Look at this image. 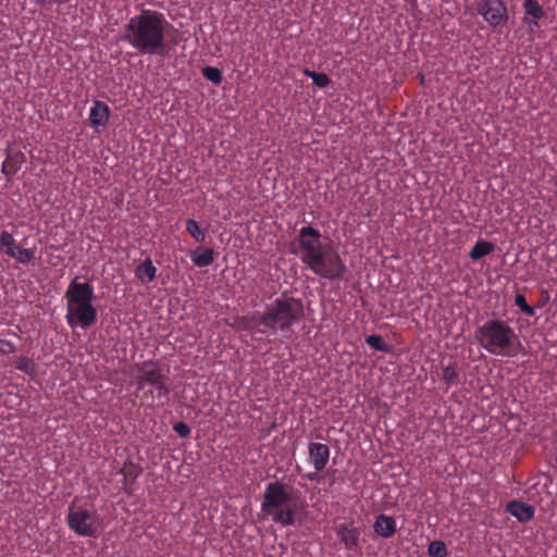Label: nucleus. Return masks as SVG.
Returning <instances> with one entry per match:
<instances>
[{"label": "nucleus", "mask_w": 557, "mask_h": 557, "mask_svg": "<svg viewBox=\"0 0 557 557\" xmlns=\"http://www.w3.org/2000/svg\"><path fill=\"white\" fill-rule=\"evenodd\" d=\"M173 430L177 433V435L182 438H186L190 435V432H191V429L190 426L183 422V421H180V422H176L174 425H173Z\"/></svg>", "instance_id": "nucleus-32"}, {"label": "nucleus", "mask_w": 557, "mask_h": 557, "mask_svg": "<svg viewBox=\"0 0 557 557\" xmlns=\"http://www.w3.org/2000/svg\"><path fill=\"white\" fill-rule=\"evenodd\" d=\"M135 368L138 371L136 376L138 393L144 391L146 386H152L158 392V396H169L170 388L166 385V376L157 363L145 361L137 363Z\"/></svg>", "instance_id": "nucleus-8"}, {"label": "nucleus", "mask_w": 557, "mask_h": 557, "mask_svg": "<svg viewBox=\"0 0 557 557\" xmlns=\"http://www.w3.org/2000/svg\"><path fill=\"white\" fill-rule=\"evenodd\" d=\"M336 535L345 548L356 550L359 548L360 530L352 524L342 523L336 527Z\"/></svg>", "instance_id": "nucleus-11"}, {"label": "nucleus", "mask_w": 557, "mask_h": 557, "mask_svg": "<svg viewBox=\"0 0 557 557\" xmlns=\"http://www.w3.org/2000/svg\"><path fill=\"white\" fill-rule=\"evenodd\" d=\"M305 507V503L299 499L298 495L288 492L285 484L275 481L267 484L261 511L270 517L272 522L283 527L295 524L296 516L299 509Z\"/></svg>", "instance_id": "nucleus-4"}, {"label": "nucleus", "mask_w": 557, "mask_h": 557, "mask_svg": "<svg viewBox=\"0 0 557 557\" xmlns=\"http://www.w3.org/2000/svg\"><path fill=\"white\" fill-rule=\"evenodd\" d=\"M515 304L524 314L529 317H533L535 314L534 308L528 305L525 297L522 294L516 295Z\"/></svg>", "instance_id": "nucleus-31"}, {"label": "nucleus", "mask_w": 557, "mask_h": 557, "mask_svg": "<svg viewBox=\"0 0 557 557\" xmlns=\"http://www.w3.org/2000/svg\"><path fill=\"white\" fill-rule=\"evenodd\" d=\"M397 530L396 520L392 516L380 513L373 523V531L377 536L383 539L392 537Z\"/></svg>", "instance_id": "nucleus-17"}, {"label": "nucleus", "mask_w": 557, "mask_h": 557, "mask_svg": "<svg viewBox=\"0 0 557 557\" xmlns=\"http://www.w3.org/2000/svg\"><path fill=\"white\" fill-rule=\"evenodd\" d=\"M304 74L310 77L315 86L319 88H325L330 85L331 79L325 73H319L309 69L304 70Z\"/></svg>", "instance_id": "nucleus-26"}, {"label": "nucleus", "mask_w": 557, "mask_h": 557, "mask_svg": "<svg viewBox=\"0 0 557 557\" xmlns=\"http://www.w3.org/2000/svg\"><path fill=\"white\" fill-rule=\"evenodd\" d=\"M186 231L197 243L205 242L206 232L200 228V225L196 220L188 219L186 221Z\"/></svg>", "instance_id": "nucleus-24"}, {"label": "nucleus", "mask_w": 557, "mask_h": 557, "mask_svg": "<svg viewBox=\"0 0 557 557\" xmlns=\"http://www.w3.org/2000/svg\"><path fill=\"white\" fill-rule=\"evenodd\" d=\"M306 478L310 481H314L318 478V474L315 472L307 473Z\"/></svg>", "instance_id": "nucleus-35"}, {"label": "nucleus", "mask_w": 557, "mask_h": 557, "mask_svg": "<svg viewBox=\"0 0 557 557\" xmlns=\"http://www.w3.org/2000/svg\"><path fill=\"white\" fill-rule=\"evenodd\" d=\"M143 393L139 394L137 392V396L141 398V400L146 401L149 407H154L159 405H163V399H168V396H158V392H156V388L150 386L149 388L141 391Z\"/></svg>", "instance_id": "nucleus-22"}, {"label": "nucleus", "mask_w": 557, "mask_h": 557, "mask_svg": "<svg viewBox=\"0 0 557 557\" xmlns=\"http://www.w3.org/2000/svg\"><path fill=\"white\" fill-rule=\"evenodd\" d=\"M157 268L150 258H147L135 268V276L143 283H150L157 276Z\"/></svg>", "instance_id": "nucleus-19"}, {"label": "nucleus", "mask_w": 557, "mask_h": 557, "mask_svg": "<svg viewBox=\"0 0 557 557\" xmlns=\"http://www.w3.org/2000/svg\"><path fill=\"white\" fill-rule=\"evenodd\" d=\"M478 13L493 28L508 21V11L502 0H483L478 4Z\"/></svg>", "instance_id": "nucleus-10"}, {"label": "nucleus", "mask_w": 557, "mask_h": 557, "mask_svg": "<svg viewBox=\"0 0 557 557\" xmlns=\"http://www.w3.org/2000/svg\"><path fill=\"white\" fill-rule=\"evenodd\" d=\"M141 472V467L132 460L127 459L124 462L119 473L123 476L122 485L125 493L132 494L134 492L135 482L140 476Z\"/></svg>", "instance_id": "nucleus-12"}, {"label": "nucleus", "mask_w": 557, "mask_h": 557, "mask_svg": "<svg viewBox=\"0 0 557 557\" xmlns=\"http://www.w3.org/2000/svg\"><path fill=\"white\" fill-rule=\"evenodd\" d=\"M506 511L522 523L531 521L535 515L533 506L520 500L509 502L506 506Z\"/></svg>", "instance_id": "nucleus-16"}, {"label": "nucleus", "mask_w": 557, "mask_h": 557, "mask_svg": "<svg viewBox=\"0 0 557 557\" xmlns=\"http://www.w3.org/2000/svg\"><path fill=\"white\" fill-rule=\"evenodd\" d=\"M523 23L528 26V30L530 33H534L540 28V20L529 18L528 16H523Z\"/></svg>", "instance_id": "nucleus-34"}, {"label": "nucleus", "mask_w": 557, "mask_h": 557, "mask_svg": "<svg viewBox=\"0 0 557 557\" xmlns=\"http://www.w3.org/2000/svg\"><path fill=\"white\" fill-rule=\"evenodd\" d=\"M5 160L2 163L1 172L8 181L11 180L22 168L25 162V154L21 151L5 150Z\"/></svg>", "instance_id": "nucleus-14"}, {"label": "nucleus", "mask_w": 557, "mask_h": 557, "mask_svg": "<svg viewBox=\"0 0 557 557\" xmlns=\"http://www.w3.org/2000/svg\"><path fill=\"white\" fill-rule=\"evenodd\" d=\"M428 554L430 557H446L448 552L443 541H433L429 544Z\"/></svg>", "instance_id": "nucleus-29"}, {"label": "nucleus", "mask_w": 557, "mask_h": 557, "mask_svg": "<svg viewBox=\"0 0 557 557\" xmlns=\"http://www.w3.org/2000/svg\"><path fill=\"white\" fill-rule=\"evenodd\" d=\"M308 454L315 471H322L330 459V448L322 443H310L308 446Z\"/></svg>", "instance_id": "nucleus-15"}, {"label": "nucleus", "mask_w": 557, "mask_h": 557, "mask_svg": "<svg viewBox=\"0 0 557 557\" xmlns=\"http://www.w3.org/2000/svg\"><path fill=\"white\" fill-rule=\"evenodd\" d=\"M494 248L495 246L491 242L479 240L470 250L469 258L472 260H479L490 255L494 250Z\"/></svg>", "instance_id": "nucleus-21"}, {"label": "nucleus", "mask_w": 557, "mask_h": 557, "mask_svg": "<svg viewBox=\"0 0 557 557\" xmlns=\"http://www.w3.org/2000/svg\"><path fill=\"white\" fill-rule=\"evenodd\" d=\"M0 251L21 264H28L36 258V248L22 247L13 234L5 230L0 233Z\"/></svg>", "instance_id": "nucleus-9"}, {"label": "nucleus", "mask_w": 557, "mask_h": 557, "mask_svg": "<svg viewBox=\"0 0 557 557\" xmlns=\"http://www.w3.org/2000/svg\"><path fill=\"white\" fill-rule=\"evenodd\" d=\"M474 337L480 347L491 355L512 356L511 347L517 336L504 320L488 319L475 330Z\"/></svg>", "instance_id": "nucleus-6"}, {"label": "nucleus", "mask_w": 557, "mask_h": 557, "mask_svg": "<svg viewBox=\"0 0 557 557\" xmlns=\"http://www.w3.org/2000/svg\"><path fill=\"white\" fill-rule=\"evenodd\" d=\"M304 314L301 299L282 294L265 306L259 317V325H262L263 329H258V332L275 334L278 331H289L294 324L302 320Z\"/></svg>", "instance_id": "nucleus-5"}, {"label": "nucleus", "mask_w": 557, "mask_h": 557, "mask_svg": "<svg viewBox=\"0 0 557 557\" xmlns=\"http://www.w3.org/2000/svg\"><path fill=\"white\" fill-rule=\"evenodd\" d=\"M366 343L373 349L382 352H389L391 346L383 339L381 335H369L366 337Z\"/></svg>", "instance_id": "nucleus-25"}, {"label": "nucleus", "mask_w": 557, "mask_h": 557, "mask_svg": "<svg viewBox=\"0 0 557 557\" xmlns=\"http://www.w3.org/2000/svg\"><path fill=\"white\" fill-rule=\"evenodd\" d=\"M202 76L213 83L214 85H220L222 83V72L218 67L213 66H205L201 70Z\"/></svg>", "instance_id": "nucleus-28"}, {"label": "nucleus", "mask_w": 557, "mask_h": 557, "mask_svg": "<svg viewBox=\"0 0 557 557\" xmlns=\"http://www.w3.org/2000/svg\"><path fill=\"white\" fill-rule=\"evenodd\" d=\"M299 258L315 275L330 281H339L346 273V264L330 243H323L319 230L308 225L298 231Z\"/></svg>", "instance_id": "nucleus-1"}, {"label": "nucleus", "mask_w": 557, "mask_h": 557, "mask_svg": "<svg viewBox=\"0 0 557 557\" xmlns=\"http://www.w3.org/2000/svg\"><path fill=\"white\" fill-rule=\"evenodd\" d=\"M16 350V346L7 339L0 338V355H10Z\"/></svg>", "instance_id": "nucleus-33"}, {"label": "nucleus", "mask_w": 557, "mask_h": 557, "mask_svg": "<svg viewBox=\"0 0 557 557\" xmlns=\"http://www.w3.org/2000/svg\"><path fill=\"white\" fill-rule=\"evenodd\" d=\"M191 261L196 267L205 268L213 263L214 251L212 248H196L190 255Z\"/></svg>", "instance_id": "nucleus-20"}, {"label": "nucleus", "mask_w": 557, "mask_h": 557, "mask_svg": "<svg viewBox=\"0 0 557 557\" xmlns=\"http://www.w3.org/2000/svg\"><path fill=\"white\" fill-rule=\"evenodd\" d=\"M110 117V108L107 103L95 100L89 110V124L96 131L104 128Z\"/></svg>", "instance_id": "nucleus-13"}, {"label": "nucleus", "mask_w": 557, "mask_h": 557, "mask_svg": "<svg viewBox=\"0 0 557 557\" xmlns=\"http://www.w3.org/2000/svg\"><path fill=\"white\" fill-rule=\"evenodd\" d=\"M15 368L30 376L36 373V364L26 356H21L15 360Z\"/></svg>", "instance_id": "nucleus-27"}, {"label": "nucleus", "mask_w": 557, "mask_h": 557, "mask_svg": "<svg viewBox=\"0 0 557 557\" xmlns=\"http://www.w3.org/2000/svg\"><path fill=\"white\" fill-rule=\"evenodd\" d=\"M261 313H255L252 315L235 317L231 323V327L237 332L240 331H252L255 327L263 329L259 325V317Z\"/></svg>", "instance_id": "nucleus-18"}, {"label": "nucleus", "mask_w": 557, "mask_h": 557, "mask_svg": "<svg viewBox=\"0 0 557 557\" xmlns=\"http://www.w3.org/2000/svg\"><path fill=\"white\" fill-rule=\"evenodd\" d=\"M524 9V16L534 20H542L545 16V11L537 0H524L522 4Z\"/></svg>", "instance_id": "nucleus-23"}, {"label": "nucleus", "mask_w": 557, "mask_h": 557, "mask_svg": "<svg viewBox=\"0 0 557 557\" xmlns=\"http://www.w3.org/2000/svg\"><path fill=\"white\" fill-rule=\"evenodd\" d=\"M94 296L95 289L90 283H81L77 277L70 282L64 294L66 300L65 320L70 327L79 326L87 330L97 322L98 313L92 305Z\"/></svg>", "instance_id": "nucleus-3"}, {"label": "nucleus", "mask_w": 557, "mask_h": 557, "mask_svg": "<svg viewBox=\"0 0 557 557\" xmlns=\"http://www.w3.org/2000/svg\"><path fill=\"white\" fill-rule=\"evenodd\" d=\"M169 26L163 13L143 10L124 25L120 40L127 42L140 54L164 55L168 52L165 30Z\"/></svg>", "instance_id": "nucleus-2"}, {"label": "nucleus", "mask_w": 557, "mask_h": 557, "mask_svg": "<svg viewBox=\"0 0 557 557\" xmlns=\"http://www.w3.org/2000/svg\"><path fill=\"white\" fill-rule=\"evenodd\" d=\"M66 523L72 531L84 537H96L102 529L100 517L86 507H76L75 500L69 506Z\"/></svg>", "instance_id": "nucleus-7"}, {"label": "nucleus", "mask_w": 557, "mask_h": 557, "mask_svg": "<svg viewBox=\"0 0 557 557\" xmlns=\"http://www.w3.org/2000/svg\"><path fill=\"white\" fill-rule=\"evenodd\" d=\"M457 371L454 364L443 367L442 380L446 383L447 388L450 387L457 380Z\"/></svg>", "instance_id": "nucleus-30"}]
</instances>
